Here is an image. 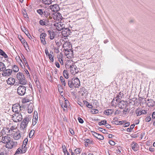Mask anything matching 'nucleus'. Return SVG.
I'll return each mask as SVG.
<instances>
[{"mask_svg": "<svg viewBox=\"0 0 155 155\" xmlns=\"http://www.w3.org/2000/svg\"><path fill=\"white\" fill-rule=\"evenodd\" d=\"M58 90L59 92L62 93L63 92V89L61 86L60 84H58Z\"/></svg>", "mask_w": 155, "mask_h": 155, "instance_id": "nucleus-38", "label": "nucleus"}, {"mask_svg": "<svg viewBox=\"0 0 155 155\" xmlns=\"http://www.w3.org/2000/svg\"><path fill=\"white\" fill-rule=\"evenodd\" d=\"M81 151L79 149H76L74 150L75 152L77 154L79 153H81Z\"/></svg>", "mask_w": 155, "mask_h": 155, "instance_id": "nucleus-55", "label": "nucleus"}, {"mask_svg": "<svg viewBox=\"0 0 155 155\" xmlns=\"http://www.w3.org/2000/svg\"><path fill=\"white\" fill-rule=\"evenodd\" d=\"M29 118L28 117H26L23 119L22 122L23 123L25 124L28 125L29 122Z\"/></svg>", "mask_w": 155, "mask_h": 155, "instance_id": "nucleus-36", "label": "nucleus"}, {"mask_svg": "<svg viewBox=\"0 0 155 155\" xmlns=\"http://www.w3.org/2000/svg\"><path fill=\"white\" fill-rule=\"evenodd\" d=\"M50 8L51 10L54 12H57L60 9L59 5L57 4L51 5L50 6Z\"/></svg>", "mask_w": 155, "mask_h": 155, "instance_id": "nucleus-17", "label": "nucleus"}, {"mask_svg": "<svg viewBox=\"0 0 155 155\" xmlns=\"http://www.w3.org/2000/svg\"><path fill=\"white\" fill-rule=\"evenodd\" d=\"M117 119H118L117 117L114 118L113 119V120L112 121V123L115 124V123H117L118 121Z\"/></svg>", "mask_w": 155, "mask_h": 155, "instance_id": "nucleus-56", "label": "nucleus"}, {"mask_svg": "<svg viewBox=\"0 0 155 155\" xmlns=\"http://www.w3.org/2000/svg\"><path fill=\"white\" fill-rule=\"evenodd\" d=\"M78 120L79 122L81 124H82L84 123L83 120L80 117L78 118Z\"/></svg>", "mask_w": 155, "mask_h": 155, "instance_id": "nucleus-57", "label": "nucleus"}, {"mask_svg": "<svg viewBox=\"0 0 155 155\" xmlns=\"http://www.w3.org/2000/svg\"><path fill=\"white\" fill-rule=\"evenodd\" d=\"M62 32V35L64 37H67L70 35L71 33L70 29L68 28H64Z\"/></svg>", "mask_w": 155, "mask_h": 155, "instance_id": "nucleus-9", "label": "nucleus"}, {"mask_svg": "<svg viewBox=\"0 0 155 155\" xmlns=\"http://www.w3.org/2000/svg\"><path fill=\"white\" fill-rule=\"evenodd\" d=\"M49 34L50 35V38L52 40L54 38L55 35H56V32L52 30H49L48 31Z\"/></svg>", "mask_w": 155, "mask_h": 155, "instance_id": "nucleus-23", "label": "nucleus"}, {"mask_svg": "<svg viewBox=\"0 0 155 155\" xmlns=\"http://www.w3.org/2000/svg\"><path fill=\"white\" fill-rule=\"evenodd\" d=\"M38 119V113L37 112H36V113H35V111L33 119L37 121Z\"/></svg>", "mask_w": 155, "mask_h": 155, "instance_id": "nucleus-42", "label": "nucleus"}, {"mask_svg": "<svg viewBox=\"0 0 155 155\" xmlns=\"http://www.w3.org/2000/svg\"><path fill=\"white\" fill-rule=\"evenodd\" d=\"M4 63L2 62H0V70L1 71H3L6 69Z\"/></svg>", "mask_w": 155, "mask_h": 155, "instance_id": "nucleus-28", "label": "nucleus"}, {"mask_svg": "<svg viewBox=\"0 0 155 155\" xmlns=\"http://www.w3.org/2000/svg\"><path fill=\"white\" fill-rule=\"evenodd\" d=\"M12 118L13 120L16 122L21 121L22 119V116L20 113H15L13 114Z\"/></svg>", "mask_w": 155, "mask_h": 155, "instance_id": "nucleus-3", "label": "nucleus"}, {"mask_svg": "<svg viewBox=\"0 0 155 155\" xmlns=\"http://www.w3.org/2000/svg\"><path fill=\"white\" fill-rule=\"evenodd\" d=\"M11 140L10 137L8 136H5L2 137V140L3 143L6 144Z\"/></svg>", "mask_w": 155, "mask_h": 155, "instance_id": "nucleus-22", "label": "nucleus"}, {"mask_svg": "<svg viewBox=\"0 0 155 155\" xmlns=\"http://www.w3.org/2000/svg\"><path fill=\"white\" fill-rule=\"evenodd\" d=\"M21 38H20V39L22 43V44L23 45L26 44L27 42L23 38H22V37H21Z\"/></svg>", "mask_w": 155, "mask_h": 155, "instance_id": "nucleus-50", "label": "nucleus"}, {"mask_svg": "<svg viewBox=\"0 0 155 155\" xmlns=\"http://www.w3.org/2000/svg\"><path fill=\"white\" fill-rule=\"evenodd\" d=\"M64 51L65 54L67 56L68 58H72L73 56V52L71 48L70 49V51L68 50H65Z\"/></svg>", "mask_w": 155, "mask_h": 155, "instance_id": "nucleus-11", "label": "nucleus"}, {"mask_svg": "<svg viewBox=\"0 0 155 155\" xmlns=\"http://www.w3.org/2000/svg\"><path fill=\"white\" fill-rule=\"evenodd\" d=\"M113 113L114 110L113 109H107L104 110V113L107 115L112 114Z\"/></svg>", "mask_w": 155, "mask_h": 155, "instance_id": "nucleus-27", "label": "nucleus"}, {"mask_svg": "<svg viewBox=\"0 0 155 155\" xmlns=\"http://www.w3.org/2000/svg\"><path fill=\"white\" fill-rule=\"evenodd\" d=\"M48 56L50 61L52 62H53L54 61V56L53 52L51 51H50L49 55Z\"/></svg>", "mask_w": 155, "mask_h": 155, "instance_id": "nucleus-30", "label": "nucleus"}, {"mask_svg": "<svg viewBox=\"0 0 155 155\" xmlns=\"http://www.w3.org/2000/svg\"><path fill=\"white\" fill-rule=\"evenodd\" d=\"M7 82L8 84L12 85L15 83V80L14 78L10 77L7 80Z\"/></svg>", "mask_w": 155, "mask_h": 155, "instance_id": "nucleus-18", "label": "nucleus"}, {"mask_svg": "<svg viewBox=\"0 0 155 155\" xmlns=\"http://www.w3.org/2000/svg\"><path fill=\"white\" fill-rule=\"evenodd\" d=\"M37 13L40 15L41 17H46L47 16V11L44 9H39L36 10Z\"/></svg>", "mask_w": 155, "mask_h": 155, "instance_id": "nucleus-8", "label": "nucleus"}, {"mask_svg": "<svg viewBox=\"0 0 155 155\" xmlns=\"http://www.w3.org/2000/svg\"><path fill=\"white\" fill-rule=\"evenodd\" d=\"M62 148L63 149V151L64 154L68 152L65 146H64H64H62Z\"/></svg>", "mask_w": 155, "mask_h": 155, "instance_id": "nucleus-58", "label": "nucleus"}, {"mask_svg": "<svg viewBox=\"0 0 155 155\" xmlns=\"http://www.w3.org/2000/svg\"><path fill=\"white\" fill-rule=\"evenodd\" d=\"M147 104L149 107H153L155 104V102L152 99L147 100Z\"/></svg>", "mask_w": 155, "mask_h": 155, "instance_id": "nucleus-24", "label": "nucleus"}, {"mask_svg": "<svg viewBox=\"0 0 155 155\" xmlns=\"http://www.w3.org/2000/svg\"><path fill=\"white\" fill-rule=\"evenodd\" d=\"M44 21V20H40L39 21L40 24L42 25H48V23H47L45 24V21Z\"/></svg>", "mask_w": 155, "mask_h": 155, "instance_id": "nucleus-46", "label": "nucleus"}, {"mask_svg": "<svg viewBox=\"0 0 155 155\" xmlns=\"http://www.w3.org/2000/svg\"><path fill=\"white\" fill-rule=\"evenodd\" d=\"M28 141V139L27 138L25 139L23 141V144L24 145V148L26 146Z\"/></svg>", "mask_w": 155, "mask_h": 155, "instance_id": "nucleus-52", "label": "nucleus"}, {"mask_svg": "<svg viewBox=\"0 0 155 155\" xmlns=\"http://www.w3.org/2000/svg\"><path fill=\"white\" fill-rule=\"evenodd\" d=\"M63 48H64V50H69L71 48V45L69 42L67 41L65 42L63 45Z\"/></svg>", "mask_w": 155, "mask_h": 155, "instance_id": "nucleus-15", "label": "nucleus"}, {"mask_svg": "<svg viewBox=\"0 0 155 155\" xmlns=\"http://www.w3.org/2000/svg\"><path fill=\"white\" fill-rule=\"evenodd\" d=\"M145 120L146 122H149L151 120V117L150 116H148L145 118Z\"/></svg>", "mask_w": 155, "mask_h": 155, "instance_id": "nucleus-53", "label": "nucleus"}, {"mask_svg": "<svg viewBox=\"0 0 155 155\" xmlns=\"http://www.w3.org/2000/svg\"><path fill=\"white\" fill-rule=\"evenodd\" d=\"M32 104H30L28 107V112L29 113H31L33 110V107Z\"/></svg>", "mask_w": 155, "mask_h": 155, "instance_id": "nucleus-32", "label": "nucleus"}, {"mask_svg": "<svg viewBox=\"0 0 155 155\" xmlns=\"http://www.w3.org/2000/svg\"><path fill=\"white\" fill-rule=\"evenodd\" d=\"M131 147L132 150L134 151H137L139 149V146L138 144L134 142H133L132 143Z\"/></svg>", "mask_w": 155, "mask_h": 155, "instance_id": "nucleus-14", "label": "nucleus"}, {"mask_svg": "<svg viewBox=\"0 0 155 155\" xmlns=\"http://www.w3.org/2000/svg\"><path fill=\"white\" fill-rule=\"evenodd\" d=\"M69 68L70 71L72 74L77 73L78 72V70L77 66L74 65L70 66Z\"/></svg>", "mask_w": 155, "mask_h": 155, "instance_id": "nucleus-12", "label": "nucleus"}, {"mask_svg": "<svg viewBox=\"0 0 155 155\" xmlns=\"http://www.w3.org/2000/svg\"><path fill=\"white\" fill-rule=\"evenodd\" d=\"M62 17L61 14L60 13H58L57 14L56 19H62Z\"/></svg>", "mask_w": 155, "mask_h": 155, "instance_id": "nucleus-47", "label": "nucleus"}, {"mask_svg": "<svg viewBox=\"0 0 155 155\" xmlns=\"http://www.w3.org/2000/svg\"><path fill=\"white\" fill-rule=\"evenodd\" d=\"M0 155H7V153L5 151H3L0 152Z\"/></svg>", "mask_w": 155, "mask_h": 155, "instance_id": "nucleus-61", "label": "nucleus"}, {"mask_svg": "<svg viewBox=\"0 0 155 155\" xmlns=\"http://www.w3.org/2000/svg\"><path fill=\"white\" fill-rule=\"evenodd\" d=\"M99 131L102 132V133L104 134H106L107 133V130L104 129H102L101 127H98L97 129Z\"/></svg>", "mask_w": 155, "mask_h": 155, "instance_id": "nucleus-45", "label": "nucleus"}, {"mask_svg": "<svg viewBox=\"0 0 155 155\" xmlns=\"http://www.w3.org/2000/svg\"><path fill=\"white\" fill-rule=\"evenodd\" d=\"M22 13L23 16L25 18H28V15L25 10L24 9L22 11Z\"/></svg>", "mask_w": 155, "mask_h": 155, "instance_id": "nucleus-43", "label": "nucleus"}, {"mask_svg": "<svg viewBox=\"0 0 155 155\" xmlns=\"http://www.w3.org/2000/svg\"><path fill=\"white\" fill-rule=\"evenodd\" d=\"M136 113L137 116H139L142 114H146L147 112L145 110H141L138 111L136 110Z\"/></svg>", "mask_w": 155, "mask_h": 155, "instance_id": "nucleus-26", "label": "nucleus"}, {"mask_svg": "<svg viewBox=\"0 0 155 155\" xmlns=\"http://www.w3.org/2000/svg\"><path fill=\"white\" fill-rule=\"evenodd\" d=\"M35 133V130H31L30 131L29 134V136L30 138L32 137Z\"/></svg>", "mask_w": 155, "mask_h": 155, "instance_id": "nucleus-39", "label": "nucleus"}, {"mask_svg": "<svg viewBox=\"0 0 155 155\" xmlns=\"http://www.w3.org/2000/svg\"><path fill=\"white\" fill-rule=\"evenodd\" d=\"M83 102L84 104H85L87 107L89 108H92V105L91 104H89L88 102L86 101H84Z\"/></svg>", "mask_w": 155, "mask_h": 155, "instance_id": "nucleus-35", "label": "nucleus"}, {"mask_svg": "<svg viewBox=\"0 0 155 155\" xmlns=\"http://www.w3.org/2000/svg\"><path fill=\"white\" fill-rule=\"evenodd\" d=\"M105 126L107 128H110L111 127L110 125L107 122H106V123L105 124Z\"/></svg>", "mask_w": 155, "mask_h": 155, "instance_id": "nucleus-60", "label": "nucleus"}, {"mask_svg": "<svg viewBox=\"0 0 155 155\" xmlns=\"http://www.w3.org/2000/svg\"><path fill=\"white\" fill-rule=\"evenodd\" d=\"M124 96L123 93L122 92H120L118 94H117L116 96V98H117V99H116V101H117L118 99H120L123 97Z\"/></svg>", "mask_w": 155, "mask_h": 155, "instance_id": "nucleus-31", "label": "nucleus"}, {"mask_svg": "<svg viewBox=\"0 0 155 155\" xmlns=\"http://www.w3.org/2000/svg\"><path fill=\"white\" fill-rule=\"evenodd\" d=\"M46 34L45 33H42L40 35V38L41 42L44 45H46L47 44L46 42L45 39V37H46Z\"/></svg>", "mask_w": 155, "mask_h": 155, "instance_id": "nucleus-10", "label": "nucleus"}, {"mask_svg": "<svg viewBox=\"0 0 155 155\" xmlns=\"http://www.w3.org/2000/svg\"><path fill=\"white\" fill-rule=\"evenodd\" d=\"M154 148L152 147H150L149 148V150L151 152H153L154 151Z\"/></svg>", "mask_w": 155, "mask_h": 155, "instance_id": "nucleus-63", "label": "nucleus"}, {"mask_svg": "<svg viewBox=\"0 0 155 155\" xmlns=\"http://www.w3.org/2000/svg\"><path fill=\"white\" fill-rule=\"evenodd\" d=\"M125 104V103L124 101H120L119 104L120 107L121 108H123L124 107Z\"/></svg>", "mask_w": 155, "mask_h": 155, "instance_id": "nucleus-40", "label": "nucleus"}, {"mask_svg": "<svg viewBox=\"0 0 155 155\" xmlns=\"http://www.w3.org/2000/svg\"><path fill=\"white\" fill-rule=\"evenodd\" d=\"M27 124H24L21 122V129L22 130H24L27 127Z\"/></svg>", "mask_w": 155, "mask_h": 155, "instance_id": "nucleus-37", "label": "nucleus"}, {"mask_svg": "<svg viewBox=\"0 0 155 155\" xmlns=\"http://www.w3.org/2000/svg\"><path fill=\"white\" fill-rule=\"evenodd\" d=\"M107 122V120H101V121L99 122L98 123V124L99 126H101L102 125H105V124Z\"/></svg>", "mask_w": 155, "mask_h": 155, "instance_id": "nucleus-41", "label": "nucleus"}, {"mask_svg": "<svg viewBox=\"0 0 155 155\" xmlns=\"http://www.w3.org/2000/svg\"><path fill=\"white\" fill-rule=\"evenodd\" d=\"M3 72L2 73V75L3 76H7L11 75L12 72V70L11 69H5V70L3 71Z\"/></svg>", "mask_w": 155, "mask_h": 155, "instance_id": "nucleus-13", "label": "nucleus"}, {"mask_svg": "<svg viewBox=\"0 0 155 155\" xmlns=\"http://www.w3.org/2000/svg\"><path fill=\"white\" fill-rule=\"evenodd\" d=\"M26 90L25 87L23 85L20 86L17 89V93L20 96H23L26 93Z\"/></svg>", "mask_w": 155, "mask_h": 155, "instance_id": "nucleus-4", "label": "nucleus"}, {"mask_svg": "<svg viewBox=\"0 0 155 155\" xmlns=\"http://www.w3.org/2000/svg\"><path fill=\"white\" fill-rule=\"evenodd\" d=\"M63 75L65 78L68 79V74L67 70H64L63 72Z\"/></svg>", "mask_w": 155, "mask_h": 155, "instance_id": "nucleus-34", "label": "nucleus"}, {"mask_svg": "<svg viewBox=\"0 0 155 155\" xmlns=\"http://www.w3.org/2000/svg\"><path fill=\"white\" fill-rule=\"evenodd\" d=\"M13 134V138L15 140L19 139L21 137L20 132L19 130L15 131Z\"/></svg>", "mask_w": 155, "mask_h": 155, "instance_id": "nucleus-16", "label": "nucleus"}, {"mask_svg": "<svg viewBox=\"0 0 155 155\" xmlns=\"http://www.w3.org/2000/svg\"><path fill=\"white\" fill-rule=\"evenodd\" d=\"M0 55L2 56L5 58H8V56L5 52L1 49H0Z\"/></svg>", "mask_w": 155, "mask_h": 155, "instance_id": "nucleus-29", "label": "nucleus"}, {"mask_svg": "<svg viewBox=\"0 0 155 155\" xmlns=\"http://www.w3.org/2000/svg\"><path fill=\"white\" fill-rule=\"evenodd\" d=\"M125 121H118L117 123H115V124L117 125H122L125 122Z\"/></svg>", "mask_w": 155, "mask_h": 155, "instance_id": "nucleus-48", "label": "nucleus"}, {"mask_svg": "<svg viewBox=\"0 0 155 155\" xmlns=\"http://www.w3.org/2000/svg\"><path fill=\"white\" fill-rule=\"evenodd\" d=\"M45 53L47 56H48L49 54L47 48H46L45 49Z\"/></svg>", "mask_w": 155, "mask_h": 155, "instance_id": "nucleus-62", "label": "nucleus"}, {"mask_svg": "<svg viewBox=\"0 0 155 155\" xmlns=\"http://www.w3.org/2000/svg\"><path fill=\"white\" fill-rule=\"evenodd\" d=\"M16 77L20 84L23 85L26 84V81L25 80L24 75L21 72L18 73L17 74Z\"/></svg>", "mask_w": 155, "mask_h": 155, "instance_id": "nucleus-2", "label": "nucleus"}, {"mask_svg": "<svg viewBox=\"0 0 155 155\" xmlns=\"http://www.w3.org/2000/svg\"><path fill=\"white\" fill-rule=\"evenodd\" d=\"M91 112L93 114H96L98 112V110L97 109H93L91 111Z\"/></svg>", "mask_w": 155, "mask_h": 155, "instance_id": "nucleus-54", "label": "nucleus"}, {"mask_svg": "<svg viewBox=\"0 0 155 155\" xmlns=\"http://www.w3.org/2000/svg\"><path fill=\"white\" fill-rule=\"evenodd\" d=\"M93 133L94 136L98 139L103 140L104 139V137L102 135L95 132H94Z\"/></svg>", "mask_w": 155, "mask_h": 155, "instance_id": "nucleus-20", "label": "nucleus"}, {"mask_svg": "<svg viewBox=\"0 0 155 155\" xmlns=\"http://www.w3.org/2000/svg\"><path fill=\"white\" fill-rule=\"evenodd\" d=\"M21 107L19 104H16L13 105L12 107V110L15 113H20L21 110Z\"/></svg>", "mask_w": 155, "mask_h": 155, "instance_id": "nucleus-6", "label": "nucleus"}, {"mask_svg": "<svg viewBox=\"0 0 155 155\" xmlns=\"http://www.w3.org/2000/svg\"><path fill=\"white\" fill-rule=\"evenodd\" d=\"M29 101V100L27 98H25L22 100V102L24 103H25Z\"/></svg>", "mask_w": 155, "mask_h": 155, "instance_id": "nucleus-51", "label": "nucleus"}, {"mask_svg": "<svg viewBox=\"0 0 155 155\" xmlns=\"http://www.w3.org/2000/svg\"><path fill=\"white\" fill-rule=\"evenodd\" d=\"M17 144V143L16 142L12 140H10L6 144L5 147L7 148L11 149L13 147H16Z\"/></svg>", "mask_w": 155, "mask_h": 155, "instance_id": "nucleus-5", "label": "nucleus"}, {"mask_svg": "<svg viewBox=\"0 0 155 155\" xmlns=\"http://www.w3.org/2000/svg\"><path fill=\"white\" fill-rule=\"evenodd\" d=\"M59 61L61 65H63V60L62 58H59Z\"/></svg>", "mask_w": 155, "mask_h": 155, "instance_id": "nucleus-64", "label": "nucleus"}, {"mask_svg": "<svg viewBox=\"0 0 155 155\" xmlns=\"http://www.w3.org/2000/svg\"><path fill=\"white\" fill-rule=\"evenodd\" d=\"M109 143L110 145L112 146L114 145L115 144V142L113 140H110L109 141Z\"/></svg>", "mask_w": 155, "mask_h": 155, "instance_id": "nucleus-59", "label": "nucleus"}, {"mask_svg": "<svg viewBox=\"0 0 155 155\" xmlns=\"http://www.w3.org/2000/svg\"><path fill=\"white\" fill-rule=\"evenodd\" d=\"M54 25L56 27L58 31H60L64 28L65 26L63 22L59 21L55 22Z\"/></svg>", "mask_w": 155, "mask_h": 155, "instance_id": "nucleus-7", "label": "nucleus"}, {"mask_svg": "<svg viewBox=\"0 0 155 155\" xmlns=\"http://www.w3.org/2000/svg\"><path fill=\"white\" fill-rule=\"evenodd\" d=\"M85 142L87 143H92L93 141L91 139H86L85 140Z\"/></svg>", "mask_w": 155, "mask_h": 155, "instance_id": "nucleus-49", "label": "nucleus"}, {"mask_svg": "<svg viewBox=\"0 0 155 155\" xmlns=\"http://www.w3.org/2000/svg\"><path fill=\"white\" fill-rule=\"evenodd\" d=\"M7 130H8L9 134L8 135H11L12 134H13V133L15 132V131H17L18 130L14 126H12L9 130L8 128H7Z\"/></svg>", "mask_w": 155, "mask_h": 155, "instance_id": "nucleus-21", "label": "nucleus"}, {"mask_svg": "<svg viewBox=\"0 0 155 155\" xmlns=\"http://www.w3.org/2000/svg\"><path fill=\"white\" fill-rule=\"evenodd\" d=\"M64 103L63 104L62 102H60V104L62 108H67L68 106V104L69 103L68 101L65 98H64Z\"/></svg>", "mask_w": 155, "mask_h": 155, "instance_id": "nucleus-25", "label": "nucleus"}, {"mask_svg": "<svg viewBox=\"0 0 155 155\" xmlns=\"http://www.w3.org/2000/svg\"><path fill=\"white\" fill-rule=\"evenodd\" d=\"M26 150V149H22V148L20 147L15 152V155L21 154L25 153Z\"/></svg>", "mask_w": 155, "mask_h": 155, "instance_id": "nucleus-19", "label": "nucleus"}, {"mask_svg": "<svg viewBox=\"0 0 155 155\" xmlns=\"http://www.w3.org/2000/svg\"><path fill=\"white\" fill-rule=\"evenodd\" d=\"M68 86L71 88H73L74 87L78 88L80 85V81L77 78H73L68 80Z\"/></svg>", "mask_w": 155, "mask_h": 155, "instance_id": "nucleus-1", "label": "nucleus"}, {"mask_svg": "<svg viewBox=\"0 0 155 155\" xmlns=\"http://www.w3.org/2000/svg\"><path fill=\"white\" fill-rule=\"evenodd\" d=\"M13 71L14 72H17L19 71V68L18 66L15 65H14L12 68Z\"/></svg>", "mask_w": 155, "mask_h": 155, "instance_id": "nucleus-44", "label": "nucleus"}, {"mask_svg": "<svg viewBox=\"0 0 155 155\" xmlns=\"http://www.w3.org/2000/svg\"><path fill=\"white\" fill-rule=\"evenodd\" d=\"M42 3L45 4L49 5L51 3V0H42Z\"/></svg>", "mask_w": 155, "mask_h": 155, "instance_id": "nucleus-33", "label": "nucleus"}]
</instances>
